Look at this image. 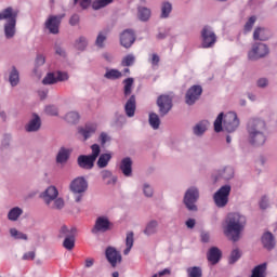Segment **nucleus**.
<instances>
[{
	"label": "nucleus",
	"mask_w": 277,
	"mask_h": 277,
	"mask_svg": "<svg viewBox=\"0 0 277 277\" xmlns=\"http://www.w3.org/2000/svg\"><path fill=\"white\" fill-rule=\"evenodd\" d=\"M247 224V219L243 214L232 212L227 214L223 225V233L230 241H239L241 233H243Z\"/></svg>",
	"instance_id": "obj_1"
},
{
	"label": "nucleus",
	"mask_w": 277,
	"mask_h": 277,
	"mask_svg": "<svg viewBox=\"0 0 277 277\" xmlns=\"http://www.w3.org/2000/svg\"><path fill=\"white\" fill-rule=\"evenodd\" d=\"M247 131L249 133L250 144L253 146H263L265 144V131H267L265 121L261 119H251L248 122Z\"/></svg>",
	"instance_id": "obj_2"
},
{
	"label": "nucleus",
	"mask_w": 277,
	"mask_h": 277,
	"mask_svg": "<svg viewBox=\"0 0 277 277\" xmlns=\"http://www.w3.org/2000/svg\"><path fill=\"white\" fill-rule=\"evenodd\" d=\"M223 124V128H222ZM239 128V118L236 113H221L214 121L215 133H221V131H227V133H234Z\"/></svg>",
	"instance_id": "obj_3"
},
{
	"label": "nucleus",
	"mask_w": 277,
	"mask_h": 277,
	"mask_svg": "<svg viewBox=\"0 0 277 277\" xmlns=\"http://www.w3.org/2000/svg\"><path fill=\"white\" fill-rule=\"evenodd\" d=\"M17 16L18 11H14L12 6L0 11V21H8V23L4 25V34L6 38H14V34H16Z\"/></svg>",
	"instance_id": "obj_4"
},
{
	"label": "nucleus",
	"mask_w": 277,
	"mask_h": 277,
	"mask_svg": "<svg viewBox=\"0 0 277 277\" xmlns=\"http://www.w3.org/2000/svg\"><path fill=\"white\" fill-rule=\"evenodd\" d=\"M69 189L71 193L77 194L76 202H81V198H83V194L88 192V181L83 177H76L69 185Z\"/></svg>",
	"instance_id": "obj_5"
},
{
	"label": "nucleus",
	"mask_w": 277,
	"mask_h": 277,
	"mask_svg": "<svg viewBox=\"0 0 277 277\" xmlns=\"http://www.w3.org/2000/svg\"><path fill=\"white\" fill-rule=\"evenodd\" d=\"M217 42V36L210 26H205L201 30L202 49H213Z\"/></svg>",
	"instance_id": "obj_6"
},
{
	"label": "nucleus",
	"mask_w": 277,
	"mask_h": 277,
	"mask_svg": "<svg viewBox=\"0 0 277 277\" xmlns=\"http://www.w3.org/2000/svg\"><path fill=\"white\" fill-rule=\"evenodd\" d=\"M230 185H224L216 193H214L213 200L219 209H224V207L228 205V196H230Z\"/></svg>",
	"instance_id": "obj_7"
},
{
	"label": "nucleus",
	"mask_w": 277,
	"mask_h": 277,
	"mask_svg": "<svg viewBox=\"0 0 277 277\" xmlns=\"http://www.w3.org/2000/svg\"><path fill=\"white\" fill-rule=\"evenodd\" d=\"M200 194L198 193V188L190 187L186 190L184 196V205L188 209V211H198V207H196V202H198V198Z\"/></svg>",
	"instance_id": "obj_8"
},
{
	"label": "nucleus",
	"mask_w": 277,
	"mask_h": 277,
	"mask_svg": "<svg viewBox=\"0 0 277 277\" xmlns=\"http://www.w3.org/2000/svg\"><path fill=\"white\" fill-rule=\"evenodd\" d=\"M266 55H269V48L267 44L261 42L254 43L252 50L248 53V57L252 62L261 60V57H265Z\"/></svg>",
	"instance_id": "obj_9"
},
{
	"label": "nucleus",
	"mask_w": 277,
	"mask_h": 277,
	"mask_svg": "<svg viewBox=\"0 0 277 277\" xmlns=\"http://www.w3.org/2000/svg\"><path fill=\"white\" fill-rule=\"evenodd\" d=\"M157 106L159 109V114L161 117L168 116L170 111L172 110L173 104H172V96L168 94H162L158 96L157 98Z\"/></svg>",
	"instance_id": "obj_10"
},
{
	"label": "nucleus",
	"mask_w": 277,
	"mask_h": 277,
	"mask_svg": "<svg viewBox=\"0 0 277 277\" xmlns=\"http://www.w3.org/2000/svg\"><path fill=\"white\" fill-rule=\"evenodd\" d=\"M66 16V14L61 15H50L45 21V28L50 31V34L57 35L60 34V25H62V19Z\"/></svg>",
	"instance_id": "obj_11"
},
{
	"label": "nucleus",
	"mask_w": 277,
	"mask_h": 277,
	"mask_svg": "<svg viewBox=\"0 0 277 277\" xmlns=\"http://www.w3.org/2000/svg\"><path fill=\"white\" fill-rule=\"evenodd\" d=\"M135 43V31L133 29H126L120 35V44L124 49H131Z\"/></svg>",
	"instance_id": "obj_12"
},
{
	"label": "nucleus",
	"mask_w": 277,
	"mask_h": 277,
	"mask_svg": "<svg viewBox=\"0 0 277 277\" xmlns=\"http://www.w3.org/2000/svg\"><path fill=\"white\" fill-rule=\"evenodd\" d=\"M111 222L106 216H100L95 221V225L92 229V233H107V230H111Z\"/></svg>",
	"instance_id": "obj_13"
},
{
	"label": "nucleus",
	"mask_w": 277,
	"mask_h": 277,
	"mask_svg": "<svg viewBox=\"0 0 277 277\" xmlns=\"http://www.w3.org/2000/svg\"><path fill=\"white\" fill-rule=\"evenodd\" d=\"M202 94V87L193 85L186 93V105H194Z\"/></svg>",
	"instance_id": "obj_14"
},
{
	"label": "nucleus",
	"mask_w": 277,
	"mask_h": 277,
	"mask_svg": "<svg viewBox=\"0 0 277 277\" xmlns=\"http://www.w3.org/2000/svg\"><path fill=\"white\" fill-rule=\"evenodd\" d=\"M106 259L108 263H110L111 267H116L118 263H122V255L114 247H108L106 249Z\"/></svg>",
	"instance_id": "obj_15"
},
{
	"label": "nucleus",
	"mask_w": 277,
	"mask_h": 277,
	"mask_svg": "<svg viewBox=\"0 0 277 277\" xmlns=\"http://www.w3.org/2000/svg\"><path fill=\"white\" fill-rule=\"evenodd\" d=\"M96 129H97L96 123L89 122L82 127H79L78 133H79V135H82L83 140L85 141V140H90V137L93 136L94 133H96Z\"/></svg>",
	"instance_id": "obj_16"
},
{
	"label": "nucleus",
	"mask_w": 277,
	"mask_h": 277,
	"mask_svg": "<svg viewBox=\"0 0 277 277\" xmlns=\"http://www.w3.org/2000/svg\"><path fill=\"white\" fill-rule=\"evenodd\" d=\"M77 161L79 168H82L83 170H92L94 168V161L96 160L90 155H80Z\"/></svg>",
	"instance_id": "obj_17"
},
{
	"label": "nucleus",
	"mask_w": 277,
	"mask_h": 277,
	"mask_svg": "<svg viewBox=\"0 0 277 277\" xmlns=\"http://www.w3.org/2000/svg\"><path fill=\"white\" fill-rule=\"evenodd\" d=\"M57 196H60V192L55 186H49L41 195L47 205H51V202H53Z\"/></svg>",
	"instance_id": "obj_18"
},
{
	"label": "nucleus",
	"mask_w": 277,
	"mask_h": 277,
	"mask_svg": "<svg viewBox=\"0 0 277 277\" xmlns=\"http://www.w3.org/2000/svg\"><path fill=\"white\" fill-rule=\"evenodd\" d=\"M207 259L211 265H217L220 259H222V251L217 247H212L208 251Z\"/></svg>",
	"instance_id": "obj_19"
},
{
	"label": "nucleus",
	"mask_w": 277,
	"mask_h": 277,
	"mask_svg": "<svg viewBox=\"0 0 277 277\" xmlns=\"http://www.w3.org/2000/svg\"><path fill=\"white\" fill-rule=\"evenodd\" d=\"M262 245L266 250H274L276 248V238H274V234L266 232L262 236Z\"/></svg>",
	"instance_id": "obj_20"
},
{
	"label": "nucleus",
	"mask_w": 277,
	"mask_h": 277,
	"mask_svg": "<svg viewBox=\"0 0 277 277\" xmlns=\"http://www.w3.org/2000/svg\"><path fill=\"white\" fill-rule=\"evenodd\" d=\"M135 109H136L135 95H131L124 105L126 116H128V118H133V116H135Z\"/></svg>",
	"instance_id": "obj_21"
},
{
	"label": "nucleus",
	"mask_w": 277,
	"mask_h": 277,
	"mask_svg": "<svg viewBox=\"0 0 277 277\" xmlns=\"http://www.w3.org/2000/svg\"><path fill=\"white\" fill-rule=\"evenodd\" d=\"M120 170L124 176H131L133 173V161H131V158L127 157L121 160Z\"/></svg>",
	"instance_id": "obj_22"
},
{
	"label": "nucleus",
	"mask_w": 277,
	"mask_h": 277,
	"mask_svg": "<svg viewBox=\"0 0 277 277\" xmlns=\"http://www.w3.org/2000/svg\"><path fill=\"white\" fill-rule=\"evenodd\" d=\"M269 30L263 27H258L253 32V40H260L261 42H265V40H269Z\"/></svg>",
	"instance_id": "obj_23"
},
{
	"label": "nucleus",
	"mask_w": 277,
	"mask_h": 277,
	"mask_svg": "<svg viewBox=\"0 0 277 277\" xmlns=\"http://www.w3.org/2000/svg\"><path fill=\"white\" fill-rule=\"evenodd\" d=\"M40 117L38 115H35L34 119L29 121V123L26 126V131L28 133H32L35 131H39L41 127Z\"/></svg>",
	"instance_id": "obj_24"
},
{
	"label": "nucleus",
	"mask_w": 277,
	"mask_h": 277,
	"mask_svg": "<svg viewBox=\"0 0 277 277\" xmlns=\"http://www.w3.org/2000/svg\"><path fill=\"white\" fill-rule=\"evenodd\" d=\"M150 14H151L150 9L145 6H138L137 9L138 21L146 23V21L150 19Z\"/></svg>",
	"instance_id": "obj_25"
},
{
	"label": "nucleus",
	"mask_w": 277,
	"mask_h": 277,
	"mask_svg": "<svg viewBox=\"0 0 277 277\" xmlns=\"http://www.w3.org/2000/svg\"><path fill=\"white\" fill-rule=\"evenodd\" d=\"M19 81H21V76L18 74V70L16 69V67H12V70L9 75L10 84L14 88L18 85Z\"/></svg>",
	"instance_id": "obj_26"
},
{
	"label": "nucleus",
	"mask_w": 277,
	"mask_h": 277,
	"mask_svg": "<svg viewBox=\"0 0 277 277\" xmlns=\"http://www.w3.org/2000/svg\"><path fill=\"white\" fill-rule=\"evenodd\" d=\"M104 77L105 79H109L110 81H116V79H121L122 71L118 69H106Z\"/></svg>",
	"instance_id": "obj_27"
},
{
	"label": "nucleus",
	"mask_w": 277,
	"mask_h": 277,
	"mask_svg": "<svg viewBox=\"0 0 277 277\" xmlns=\"http://www.w3.org/2000/svg\"><path fill=\"white\" fill-rule=\"evenodd\" d=\"M157 226H159V223L157 221H150L147 223L145 229H144V235L147 237H150V235H155L157 233Z\"/></svg>",
	"instance_id": "obj_28"
},
{
	"label": "nucleus",
	"mask_w": 277,
	"mask_h": 277,
	"mask_svg": "<svg viewBox=\"0 0 277 277\" xmlns=\"http://www.w3.org/2000/svg\"><path fill=\"white\" fill-rule=\"evenodd\" d=\"M233 176H235V170H233V168L230 167H226L220 172L217 179H224L225 181H230Z\"/></svg>",
	"instance_id": "obj_29"
},
{
	"label": "nucleus",
	"mask_w": 277,
	"mask_h": 277,
	"mask_svg": "<svg viewBox=\"0 0 277 277\" xmlns=\"http://www.w3.org/2000/svg\"><path fill=\"white\" fill-rule=\"evenodd\" d=\"M21 215H23V209L15 207L10 210V212L8 214V219L11 222H16V220H18V217H21Z\"/></svg>",
	"instance_id": "obj_30"
},
{
	"label": "nucleus",
	"mask_w": 277,
	"mask_h": 277,
	"mask_svg": "<svg viewBox=\"0 0 277 277\" xmlns=\"http://www.w3.org/2000/svg\"><path fill=\"white\" fill-rule=\"evenodd\" d=\"M134 234L133 232H129L127 234V237H126V246L127 248L124 249L123 251V254H129V252H131V248H133V243H134Z\"/></svg>",
	"instance_id": "obj_31"
},
{
	"label": "nucleus",
	"mask_w": 277,
	"mask_h": 277,
	"mask_svg": "<svg viewBox=\"0 0 277 277\" xmlns=\"http://www.w3.org/2000/svg\"><path fill=\"white\" fill-rule=\"evenodd\" d=\"M80 118L81 117L79 116V113H77V111H69L65 116V120L69 124H77V122H79Z\"/></svg>",
	"instance_id": "obj_32"
},
{
	"label": "nucleus",
	"mask_w": 277,
	"mask_h": 277,
	"mask_svg": "<svg viewBox=\"0 0 277 277\" xmlns=\"http://www.w3.org/2000/svg\"><path fill=\"white\" fill-rule=\"evenodd\" d=\"M109 161H111V154H102L97 160L100 168H107Z\"/></svg>",
	"instance_id": "obj_33"
},
{
	"label": "nucleus",
	"mask_w": 277,
	"mask_h": 277,
	"mask_svg": "<svg viewBox=\"0 0 277 277\" xmlns=\"http://www.w3.org/2000/svg\"><path fill=\"white\" fill-rule=\"evenodd\" d=\"M208 127H209V121H200L194 128L195 135H202V133L207 131Z\"/></svg>",
	"instance_id": "obj_34"
},
{
	"label": "nucleus",
	"mask_w": 277,
	"mask_h": 277,
	"mask_svg": "<svg viewBox=\"0 0 277 277\" xmlns=\"http://www.w3.org/2000/svg\"><path fill=\"white\" fill-rule=\"evenodd\" d=\"M149 124L155 130L159 129V126L161 124V119H159V115L156 113L149 114Z\"/></svg>",
	"instance_id": "obj_35"
},
{
	"label": "nucleus",
	"mask_w": 277,
	"mask_h": 277,
	"mask_svg": "<svg viewBox=\"0 0 277 277\" xmlns=\"http://www.w3.org/2000/svg\"><path fill=\"white\" fill-rule=\"evenodd\" d=\"M68 149L61 148L56 156L57 163H66L68 161Z\"/></svg>",
	"instance_id": "obj_36"
},
{
	"label": "nucleus",
	"mask_w": 277,
	"mask_h": 277,
	"mask_svg": "<svg viewBox=\"0 0 277 277\" xmlns=\"http://www.w3.org/2000/svg\"><path fill=\"white\" fill-rule=\"evenodd\" d=\"M124 88H123V94L124 96H131V92L133 89V78H127L123 80Z\"/></svg>",
	"instance_id": "obj_37"
},
{
	"label": "nucleus",
	"mask_w": 277,
	"mask_h": 277,
	"mask_svg": "<svg viewBox=\"0 0 277 277\" xmlns=\"http://www.w3.org/2000/svg\"><path fill=\"white\" fill-rule=\"evenodd\" d=\"M43 85H53L57 83V78L54 72H49L42 80Z\"/></svg>",
	"instance_id": "obj_38"
},
{
	"label": "nucleus",
	"mask_w": 277,
	"mask_h": 277,
	"mask_svg": "<svg viewBox=\"0 0 277 277\" xmlns=\"http://www.w3.org/2000/svg\"><path fill=\"white\" fill-rule=\"evenodd\" d=\"M63 247L65 250H72L75 248V234L64 239Z\"/></svg>",
	"instance_id": "obj_39"
},
{
	"label": "nucleus",
	"mask_w": 277,
	"mask_h": 277,
	"mask_svg": "<svg viewBox=\"0 0 277 277\" xmlns=\"http://www.w3.org/2000/svg\"><path fill=\"white\" fill-rule=\"evenodd\" d=\"M240 259H241V250L234 249L229 255L228 262L230 265H235V263H237V261Z\"/></svg>",
	"instance_id": "obj_40"
},
{
	"label": "nucleus",
	"mask_w": 277,
	"mask_h": 277,
	"mask_svg": "<svg viewBox=\"0 0 277 277\" xmlns=\"http://www.w3.org/2000/svg\"><path fill=\"white\" fill-rule=\"evenodd\" d=\"M170 12H172V4L169 2L162 3L161 18H168L170 16Z\"/></svg>",
	"instance_id": "obj_41"
},
{
	"label": "nucleus",
	"mask_w": 277,
	"mask_h": 277,
	"mask_svg": "<svg viewBox=\"0 0 277 277\" xmlns=\"http://www.w3.org/2000/svg\"><path fill=\"white\" fill-rule=\"evenodd\" d=\"M114 0H96L93 2V10H101V8H107L109 3H113Z\"/></svg>",
	"instance_id": "obj_42"
},
{
	"label": "nucleus",
	"mask_w": 277,
	"mask_h": 277,
	"mask_svg": "<svg viewBox=\"0 0 277 277\" xmlns=\"http://www.w3.org/2000/svg\"><path fill=\"white\" fill-rule=\"evenodd\" d=\"M188 277H202V269L198 266L187 268Z\"/></svg>",
	"instance_id": "obj_43"
},
{
	"label": "nucleus",
	"mask_w": 277,
	"mask_h": 277,
	"mask_svg": "<svg viewBox=\"0 0 277 277\" xmlns=\"http://www.w3.org/2000/svg\"><path fill=\"white\" fill-rule=\"evenodd\" d=\"M85 47H88V40L84 37H80L78 40H76L75 49L78 51H84Z\"/></svg>",
	"instance_id": "obj_44"
},
{
	"label": "nucleus",
	"mask_w": 277,
	"mask_h": 277,
	"mask_svg": "<svg viewBox=\"0 0 277 277\" xmlns=\"http://www.w3.org/2000/svg\"><path fill=\"white\" fill-rule=\"evenodd\" d=\"M11 237H14V239H24V241H27L26 234H23L22 232H18L16 228L10 229Z\"/></svg>",
	"instance_id": "obj_45"
},
{
	"label": "nucleus",
	"mask_w": 277,
	"mask_h": 277,
	"mask_svg": "<svg viewBox=\"0 0 277 277\" xmlns=\"http://www.w3.org/2000/svg\"><path fill=\"white\" fill-rule=\"evenodd\" d=\"M75 235V229L71 228V229H68L65 225L61 227V230H60V235L58 237L61 238H66V237H70Z\"/></svg>",
	"instance_id": "obj_46"
},
{
	"label": "nucleus",
	"mask_w": 277,
	"mask_h": 277,
	"mask_svg": "<svg viewBox=\"0 0 277 277\" xmlns=\"http://www.w3.org/2000/svg\"><path fill=\"white\" fill-rule=\"evenodd\" d=\"M91 150H92V154L89 156L96 161V159H98V155H101V146H98V144H93L91 146Z\"/></svg>",
	"instance_id": "obj_47"
},
{
	"label": "nucleus",
	"mask_w": 277,
	"mask_h": 277,
	"mask_svg": "<svg viewBox=\"0 0 277 277\" xmlns=\"http://www.w3.org/2000/svg\"><path fill=\"white\" fill-rule=\"evenodd\" d=\"M134 63L135 56H133L132 54L127 55L121 62L122 66H133Z\"/></svg>",
	"instance_id": "obj_48"
},
{
	"label": "nucleus",
	"mask_w": 277,
	"mask_h": 277,
	"mask_svg": "<svg viewBox=\"0 0 277 277\" xmlns=\"http://www.w3.org/2000/svg\"><path fill=\"white\" fill-rule=\"evenodd\" d=\"M254 23H256V16H251L245 25V31H252Z\"/></svg>",
	"instance_id": "obj_49"
},
{
	"label": "nucleus",
	"mask_w": 277,
	"mask_h": 277,
	"mask_svg": "<svg viewBox=\"0 0 277 277\" xmlns=\"http://www.w3.org/2000/svg\"><path fill=\"white\" fill-rule=\"evenodd\" d=\"M105 40H107V36H105L103 32H100L95 41L96 47L103 49V42H105Z\"/></svg>",
	"instance_id": "obj_50"
},
{
	"label": "nucleus",
	"mask_w": 277,
	"mask_h": 277,
	"mask_svg": "<svg viewBox=\"0 0 277 277\" xmlns=\"http://www.w3.org/2000/svg\"><path fill=\"white\" fill-rule=\"evenodd\" d=\"M44 111L48 116H57V114H58L57 107H55L53 105L47 106Z\"/></svg>",
	"instance_id": "obj_51"
},
{
	"label": "nucleus",
	"mask_w": 277,
	"mask_h": 277,
	"mask_svg": "<svg viewBox=\"0 0 277 277\" xmlns=\"http://www.w3.org/2000/svg\"><path fill=\"white\" fill-rule=\"evenodd\" d=\"M55 76H56V83H57L58 81H68V79H69L67 72L57 71V72L55 74Z\"/></svg>",
	"instance_id": "obj_52"
},
{
	"label": "nucleus",
	"mask_w": 277,
	"mask_h": 277,
	"mask_svg": "<svg viewBox=\"0 0 277 277\" xmlns=\"http://www.w3.org/2000/svg\"><path fill=\"white\" fill-rule=\"evenodd\" d=\"M64 199L62 198H56L54 199V205L52 206V209H64Z\"/></svg>",
	"instance_id": "obj_53"
},
{
	"label": "nucleus",
	"mask_w": 277,
	"mask_h": 277,
	"mask_svg": "<svg viewBox=\"0 0 277 277\" xmlns=\"http://www.w3.org/2000/svg\"><path fill=\"white\" fill-rule=\"evenodd\" d=\"M36 259V252L29 251L23 255L24 261H34Z\"/></svg>",
	"instance_id": "obj_54"
},
{
	"label": "nucleus",
	"mask_w": 277,
	"mask_h": 277,
	"mask_svg": "<svg viewBox=\"0 0 277 277\" xmlns=\"http://www.w3.org/2000/svg\"><path fill=\"white\" fill-rule=\"evenodd\" d=\"M100 142L102 144V146H105V144H107V142H109V135H107V133L102 132L100 135Z\"/></svg>",
	"instance_id": "obj_55"
},
{
	"label": "nucleus",
	"mask_w": 277,
	"mask_h": 277,
	"mask_svg": "<svg viewBox=\"0 0 277 277\" xmlns=\"http://www.w3.org/2000/svg\"><path fill=\"white\" fill-rule=\"evenodd\" d=\"M267 207H269V202H268V200H267V197L264 196V197H262L261 200H260V208L263 209V210H265V209H267Z\"/></svg>",
	"instance_id": "obj_56"
},
{
	"label": "nucleus",
	"mask_w": 277,
	"mask_h": 277,
	"mask_svg": "<svg viewBox=\"0 0 277 277\" xmlns=\"http://www.w3.org/2000/svg\"><path fill=\"white\" fill-rule=\"evenodd\" d=\"M143 192L147 198H150L153 196V188L148 184L144 185Z\"/></svg>",
	"instance_id": "obj_57"
},
{
	"label": "nucleus",
	"mask_w": 277,
	"mask_h": 277,
	"mask_svg": "<svg viewBox=\"0 0 277 277\" xmlns=\"http://www.w3.org/2000/svg\"><path fill=\"white\" fill-rule=\"evenodd\" d=\"M69 25H71L72 27H75V25H79V15L78 14H74L69 18Z\"/></svg>",
	"instance_id": "obj_58"
},
{
	"label": "nucleus",
	"mask_w": 277,
	"mask_h": 277,
	"mask_svg": "<svg viewBox=\"0 0 277 277\" xmlns=\"http://www.w3.org/2000/svg\"><path fill=\"white\" fill-rule=\"evenodd\" d=\"M44 62H45L44 55L40 54L37 56L36 58L37 66H43Z\"/></svg>",
	"instance_id": "obj_59"
},
{
	"label": "nucleus",
	"mask_w": 277,
	"mask_h": 277,
	"mask_svg": "<svg viewBox=\"0 0 277 277\" xmlns=\"http://www.w3.org/2000/svg\"><path fill=\"white\" fill-rule=\"evenodd\" d=\"M159 62H160L159 55L153 54L151 55V64H153V66H159Z\"/></svg>",
	"instance_id": "obj_60"
},
{
	"label": "nucleus",
	"mask_w": 277,
	"mask_h": 277,
	"mask_svg": "<svg viewBox=\"0 0 277 277\" xmlns=\"http://www.w3.org/2000/svg\"><path fill=\"white\" fill-rule=\"evenodd\" d=\"M267 83H268V81L265 78H261V79L258 80V87L259 88H266Z\"/></svg>",
	"instance_id": "obj_61"
},
{
	"label": "nucleus",
	"mask_w": 277,
	"mask_h": 277,
	"mask_svg": "<svg viewBox=\"0 0 277 277\" xmlns=\"http://www.w3.org/2000/svg\"><path fill=\"white\" fill-rule=\"evenodd\" d=\"M209 239H210L209 233L207 232L201 233V241L203 243H209Z\"/></svg>",
	"instance_id": "obj_62"
},
{
	"label": "nucleus",
	"mask_w": 277,
	"mask_h": 277,
	"mask_svg": "<svg viewBox=\"0 0 277 277\" xmlns=\"http://www.w3.org/2000/svg\"><path fill=\"white\" fill-rule=\"evenodd\" d=\"M80 6L82 8V10H88V8H90V0H81Z\"/></svg>",
	"instance_id": "obj_63"
},
{
	"label": "nucleus",
	"mask_w": 277,
	"mask_h": 277,
	"mask_svg": "<svg viewBox=\"0 0 277 277\" xmlns=\"http://www.w3.org/2000/svg\"><path fill=\"white\" fill-rule=\"evenodd\" d=\"M186 226H187V228H194V226H196V220H194V219H188V220L186 221Z\"/></svg>",
	"instance_id": "obj_64"
}]
</instances>
